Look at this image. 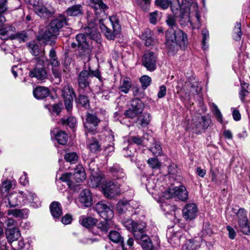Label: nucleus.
Returning a JSON list of instances; mask_svg holds the SVG:
<instances>
[{"label":"nucleus","mask_w":250,"mask_h":250,"mask_svg":"<svg viewBox=\"0 0 250 250\" xmlns=\"http://www.w3.org/2000/svg\"><path fill=\"white\" fill-rule=\"evenodd\" d=\"M48 88L43 86L37 87L33 90V95L35 98L38 99H43L47 97L49 94Z\"/></svg>","instance_id":"nucleus-35"},{"label":"nucleus","mask_w":250,"mask_h":250,"mask_svg":"<svg viewBox=\"0 0 250 250\" xmlns=\"http://www.w3.org/2000/svg\"><path fill=\"white\" fill-rule=\"evenodd\" d=\"M27 210L24 209H10L7 211V214L8 215H12L15 217H25V213H27Z\"/></svg>","instance_id":"nucleus-45"},{"label":"nucleus","mask_w":250,"mask_h":250,"mask_svg":"<svg viewBox=\"0 0 250 250\" xmlns=\"http://www.w3.org/2000/svg\"><path fill=\"white\" fill-rule=\"evenodd\" d=\"M49 60L48 59V62H45V64H49L50 63L52 67H58L60 65V61L57 56L56 52L54 48H52L49 54Z\"/></svg>","instance_id":"nucleus-39"},{"label":"nucleus","mask_w":250,"mask_h":250,"mask_svg":"<svg viewBox=\"0 0 250 250\" xmlns=\"http://www.w3.org/2000/svg\"><path fill=\"white\" fill-rule=\"evenodd\" d=\"M241 90L239 93V95L241 100L244 102L245 98L247 96L248 91L246 90V88L248 87V84L246 83H241Z\"/></svg>","instance_id":"nucleus-57"},{"label":"nucleus","mask_w":250,"mask_h":250,"mask_svg":"<svg viewBox=\"0 0 250 250\" xmlns=\"http://www.w3.org/2000/svg\"><path fill=\"white\" fill-rule=\"evenodd\" d=\"M84 33L90 40L95 41L97 43L101 42V36L97 30V28L92 23L89 24L88 26L84 28Z\"/></svg>","instance_id":"nucleus-22"},{"label":"nucleus","mask_w":250,"mask_h":250,"mask_svg":"<svg viewBox=\"0 0 250 250\" xmlns=\"http://www.w3.org/2000/svg\"><path fill=\"white\" fill-rule=\"evenodd\" d=\"M85 163L87 165V168L88 169L90 174L100 171L98 167L95 163L93 158L90 159H87L85 160Z\"/></svg>","instance_id":"nucleus-46"},{"label":"nucleus","mask_w":250,"mask_h":250,"mask_svg":"<svg viewBox=\"0 0 250 250\" xmlns=\"http://www.w3.org/2000/svg\"><path fill=\"white\" fill-rule=\"evenodd\" d=\"M51 133L59 144L64 145L66 144L68 140V135L64 131L54 129L51 131Z\"/></svg>","instance_id":"nucleus-33"},{"label":"nucleus","mask_w":250,"mask_h":250,"mask_svg":"<svg viewBox=\"0 0 250 250\" xmlns=\"http://www.w3.org/2000/svg\"><path fill=\"white\" fill-rule=\"evenodd\" d=\"M127 206V210L129 211L132 210L133 209H136L139 207V203L135 200H126V204Z\"/></svg>","instance_id":"nucleus-62"},{"label":"nucleus","mask_w":250,"mask_h":250,"mask_svg":"<svg viewBox=\"0 0 250 250\" xmlns=\"http://www.w3.org/2000/svg\"><path fill=\"white\" fill-rule=\"evenodd\" d=\"M6 235L8 241L11 243L17 241L21 236V233L17 228L9 229L6 230Z\"/></svg>","instance_id":"nucleus-34"},{"label":"nucleus","mask_w":250,"mask_h":250,"mask_svg":"<svg viewBox=\"0 0 250 250\" xmlns=\"http://www.w3.org/2000/svg\"><path fill=\"white\" fill-rule=\"evenodd\" d=\"M79 201L85 207H90L92 204L91 193L88 189H83L79 197Z\"/></svg>","instance_id":"nucleus-25"},{"label":"nucleus","mask_w":250,"mask_h":250,"mask_svg":"<svg viewBox=\"0 0 250 250\" xmlns=\"http://www.w3.org/2000/svg\"><path fill=\"white\" fill-rule=\"evenodd\" d=\"M80 222L83 227L89 228L95 225L97 220L91 217L82 216L80 218Z\"/></svg>","instance_id":"nucleus-41"},{"label":"nucleus","mask_w":250,"mask_h":250,"mask_svg":"<svg viewBox=\"0 0 250 250\" xmlns=\"http://www.w3.org/2000/svg\"><path fill=\"white\" fill-rule=\"evenodd\" d=\"M62 93L64 99L65 109L69 112L73 108V96H75V92L71 86L67 85L63 87Z\"/></svg>","instance_id":"nucleus-12"},{"label":"nucleus","mask_w":250,"mask_h":250,"mask_svg":"<svg viewBox=\"0 0 250 250\" xmlns=\"http://www.w3.org/2000/svg\"><path fill=\"white\" fill-rule=\"evenodd\" d=\"M180 23L185 26L189 22L193 28H199L201 24L200 15L196 0H183L180 5Z\"/></svg>","instance_id":"nucleus-1"},{"label":"nucleus","mask_w":250,"mask_h":250,"mask_svg":"<svg viewBox=\"0 0 250 250\" xmlns=\"http://www.w3.org/2000/svg\"><path fill=\"white\" fill-rule=\"evenodd\" d=\"M109 239L113 242L120 243L124 249L123 238L117 231H111L108 235Z\"/></svg>","instance_id":"nucleus-42"},{"label":"nucleus","mask_w":250,"mask_h":250,"mask_svg":"<svg viewBox=\"0 0 250 250\" xmlns=\"http://www.w3.org/2000/svg\"><path fill=\"white\" fill-rule=\"evenodd\" d=\"M73 178L77 183L82 182L86 179V173L82 165H78L75 168Z\"/></svg>","instance_id":"nucleus-28"},{"label":"nucleus","mask_w":250,"mask_h":250,"mask_svg":"<svg viewBox=\"0 0 250 250\" xmlns=\"http://www.w3.org/2000/svg\"><path fill=\"white\" fill-rule=\"evenodd\" d=\"M188 44L187 34L179 28H176L172 33L166 34V45L169 53L176 52L179 48L185 49Z\"/></svg>","instance_id":"nucleus-3"},{"label":"nucleus","mask_w":250,"mask_h":250,"mask_svg":"<svg viewBox=\"0 0 250 250\" xmlns=\"http://www.w3.org/2000/svg\"><path fill=\"white\" fill-rule=\"evenodd\" d=\"M23 192H13L10 194L8 197L10 207H15L24 202Z\"/></svg>","instance_id":"nucleus-23"},{"label":"nucleus","mask_w":250,"mask_h":250,"mask_svg":"<svg viewBox=\"0 0 250 250\" xmlns=\"http://www.w3.org/2000/svg\"><path fill=\"white\" fill-rule=\"evenodd\" d=\"M100 121L97 116L93 114L87 113L85 121L84 122V126L86 132L94 133L97 129V126Z\"/></svg>","instance_id":"nucleus-14"},{"label":"nucleus","mask_w":250,"mask_h":250,"mask_svg":"<svg viewBox=\"0 0 250 250\" xmlns=\"http://www.w3.org/2000/svg\"><path fill=\"white\" fill-rule=\"evenodd\" d=\"M131 86V83L130 81L128 79H125L123 80V82L119 87V89L120 91L125 94H126L128 92Z\"/></svg>","instance_id":"nucleus-47"},{"label":"nucleus","mask_w":250,"mask_h":250,"mask_svg":"<svg viewBox=\"0 0 250 250\" xmlns=\"http://www.w3.org/2000/svg\"><path fill=\"white\" fill-rule=\"evenodd\" d=\"M28 47L30 49V52L35 56H39V57H40L43 53H44V51L41 53H40V50L39 45L34 42L29 43Z\"/></svg>","instance_id":"nucleus-50"},{"label":"nucleus","mask_w":250,"mask_h":250,"mask_svg":"<svg viewBox=\"0 0 250 250\" xmlns=\"http://www.w3.org/2000/svg\"><path fill=\"white\" fill-rule=\"evenodd\" d=\"M114 227L115 223L112 219H104V221H101L97 225V228L105 233Z\"/></svg>","instance_id":"nucleus-32"},{"label":"nucleus","mask_w":250,"mask_h":250,"mask_svg":"<svg viewBox=\"0 0 250 250\" xmlns=\"http://www.w3.org/2000/svg\"><path fill=\"white\" fill-rule=\"evenodd\" d=\"M198 211V209L196 204L189 203L183 208V216L187 221H190L197 217Z\"/></svg>","instance_id":"nucleus-20"},{"label":"nucleus","mask_w":250,"mask_h":250,"mask_svg":"<svg viewBox=\"0 0 250 250\" xmlns=\"http://www.w3.org/2000/svg\"><path fill=\"white\" fill-rule=\"evenodd\" d=\"M177 92L180 93L181 92L186 93L191 92L193 94L195 93L198 94L202 90L201 86L199 83L196 82L191 83L189 81L186 82L183 84V81L180 80L176 86Z\"/></svg>","instance_id":"nucleus-11"},{"label":"nucleus","mask_w":250,"mask_h":250,"mask_svg":"<svg viewBox=\"0 0 250 250\" xmlns=\"http://www.w3.org/2000/svg\"><path fill=\"white\" fill-rule=\"evenodd\" d=\"M61 122L63 125H67L70 128H72L75 126L76 120L73 117H70L66 120L62 119Z\"/></svg>","instance_id":"nucleus-56"},{"label":"nucleus","mask_w":250,"mask_h":250,"mask_svg":"<svg viewBox=\"0 0 250 250\" xmlns=\"http://www.w3.org/2000/svg\"><path fill=\"white\" fill-rule=\"evenodd\" d=\"M125 227L132 231L137 243L141 245L144 250H152L153 245L149 237L145 231V224H139L132 219L127 220L124 223Z\"/></svg>","instance_id":"nucleus-2"},{"label":"nucleus","mask_w":250,"mask_h":250,"mask_svg":"<svg viewBox=\"0 0 250 250\" xmlns=\"http://www.w3.org/2000/svg\"><path fill=\"white\" fill-rule=\"evenodd\" d=\"M35 0L37 1V4L35 2L32 3L31 1L30 2L33 6L34 11L40 17L43 19H48L54 14V11L52 9L48 8L42 4H39V0Z\"/></svg>","instance_id":"nucleus-18"},{"label":"nucleus","mask_w":250,"mask_h":250,"mask_svg":"<svg viewBox=\"0 0 250 250\" xmlns=\"http://www.w3.org/2000/svg\"><path fill=\"white\" fill-rule=\"evenodd\" d=\"M146 184V188L147 191L152 195L159 196L161 201L164 198V192L167 189L164 187L161 181H159L158 178L154 176L149 177Z\"/></svg>","instance_id":"nucleus-6"},{"label":"nucleus","mask_w":250,"mask_h":250,"mask_svg":"<svg viewBox=\"0 0 250 250\" xmlns=\"http://www.w3.org/2000/svg\"><path fill=\"white\" fill-rule=\"evenodd\" d=\"M149 150L151 151L153 154L156 155H161L162 151L160 145L157 142L155 143L154 146L150 148Z\"/></svg>","instance_id":"nucleus-61"},{"label":"nucleus","mask_w":250,"mask_h":250,"mask_svg":"<svg viewBox=\"0 0 250 250\" xmlns=\"http://www.w3.org/2000/svg\"><path fill=\"white\" fill-rule=\"evenodd\" d=\"M0 222L2 223L3 222H6L7 226L9 227L15 226L16 222L12 218H7L5 216V214L3 212H0Z\"/></svg>","instance_id":"nucleus-49"},{"label":"nucleus","mask_w":250,"mask_h":250,"mask_svg":"<svg viewBox=\"0 0 250 250\" xmlns=\"http://www.w3.org/2000/svg\"><path fill=\"white\" fill-rule=\"evenodd\" d=\"M199 246V242L196 240H187L182 247V250H196Z\"/></svg>","instance_id":"nucleus-43"},{"label":"nucleus","mask_w":250,"mask_h":250,"mask_svg":"<svg viewBox=\"0 0 250 250\" xmlns=\"http://www.w3.org/2000/svg\"><path fill=\"white\" fill-rule=\"evenodd\" d=\"M210 123V120L208 117L203 116L195 117L192 119V127L196 130L195 132L198 133L207 129Z\"/></svg>","instance_id":"nucleus-15"},{"label":"nucleus","mask_w":250,"mask_h":250,"mask_svg":"<svg viewBox=\"0 0 250 250\" xmlns=\"http://www.w3.org/2000/svg\"><path fill=\"white\" fill-rule=\"evenodd\" d=\"M76 102L85 108L89 107V100L88 97L85 95H80L78 98L76 99Z\"/></svg>","instance_id":"nucleus-48"},{"label":"nucleus","mask_w":250,"mask_h":250,"mask_svg":"<svg viewBox=\"0 0 250 250\" xmlns=\"http://www.w3.org/2000/svg\"><path fill=\"white\" fill-rule=\"evenodd\" d=\"M95 210L104 219H112L114 216L112 208L103 201L96 204Z\"/></svg>","instance_id":"nucleus-13"},{"label":"nucleus","mask_w":250,"mask_h":250,"mask_svg":"<svg viewBox=\"0 0 250 250\" xmlns=\"http://www.w3.org/2000/svg\"><path fill=\"white\" fill-rule=\"evenodd\" d=\"M166 22L167 24L171 28H172L174 30H175V28L176 29L177 28L175 16H173L172 15H168L167 17Z\"/></svg>","instance_id":"nucleus-60"},{"label":"nucleus","mask_w":250,"mask_h":250,"mask_svg":"<svg viewBox=\"0 0 250 250\" xmlns=\"http://www.w3.org/2000/svg\"><path fill=\"white\" fill-rule=\"evenodd\" d=\"M212 111L215 115L217 120L220 122H222V115L218 109L217 106L214 104H212Z\"/></svg>","instance_id":"nucleus-64"},{"label":"nucleus","mask_w":250,"mask_h":250,"mask_svg":"<svg viewBox=\"0 0 250 250\" xmlns=\"http://www.w3.org/2000/svg\"><path fill=\"white\" fill-rule=\"evenodd\" d=\"M76 39L78 42V47L81 49H83L87 54L91 52V47L89 44V39L84 34H79L76 37Z\"/></svg>","instance_id":"nucleus-21"},{"label":"nucleus","mask_w":250,"mask_h":250,"mask_svg":"<svg viewBox=\"0 0 250 250\" xmlns=\"http://www.w3.org/2000/svg\"><path fill=\"white\" fill-rule=\"evenodd\" d=\"M126 200L120 201L116 206V208L120 214L124 213L127 210Z\"/></svg>","instance_id":"nucleus-54"},{"label":"nucleus","mask_w":250,"mask_h":250,"mask_svg":"<svg viewBox=\"0 0 250 250\" xmlns=\"http://www.w3.org/2000/svg\"><path fill=\"white\" fill-rule=\"evenodd\" d=\"M90 178L89 185L93 188H97L101 185L104 177L103 174L100 171L90 174Z\"/></svg>","instance_id":"nucleus-29"},{"label":"nucleus","mask_w":250,"mask_h":250,"mask_svg":"<svg viewBox=\"0 0 250 250\" xmlns=\"http://www.w3.org/2000/svg\"><path fill=\"white\" fill-rule=\"evenodd\" d=\"M155 4L163 9H167L170 4L171 10L176 16L180 11V5L178 0H156Z\"/></svg>","instance_id":"nucleus-17"},{"label":"nucleus","mask_w":250,"mask_h":250,"mask_svg":"<svg viewBox=\"0 0 250 250\" xmlns=\"http://www.w3.org/2000/svg\"><path fill=\"white\" fill-rule=\"evenodd\" d=\"M64 158L66 162L70 164H75L78 161L79 156L75 152H67L64 156Z\"/></svg>","instance_id":"nucleus-44"},{"label":"nucleus","mask_w":250,"mask_h":250,"mask_svg":"<svg viewBox=\"0 0 250 250\" xmlns=\"http://www.w3.org/2000/svg\"><path fill=\"white\" fill-rule=\"evenodd\" d=\"M91 7L93 9L95 14L98 15L102 12H104V10L107 9V7L102 1L96 0L91 3Z\"/></svg>","instance_id":"nucleus-38"},{"label":"nucleus","mask_w":250,"mask_h":250,"mask_svg":"<svg viewBox=\"0 0 250 250\" xmlns=\"http://www.w3.org/2000/svg\"><path fill=\"white\" fill-rule=\"evenodd\" d=\"M89 78L88 70H83L80 73L77 81L80 90L89 86Z\"/></svg>","instance_id":"nucleus-24"},{"label":"nucleus","mask_w":250,"mask_h":250,"mask_svg":"<svg viewBox=\"0 0 250 250\" xmlns=\"http://www.w3.org/2000/svg\"><path fill=\"white\" fill-rule=\"evenodd\" d=\"M87 147L90 151L93 153H96L101 150V144L99 141L94 137H91L87 140Z\"/></svg>","instance_id":"nucleus-31"},{"label":"nucleus","mask_w":250,"mask_h":250,"mask_svg":"<svg viewBox=\"0 0 250 250\" xmlns=\"http://www.w3.org/2000/svg\"><path fill=\"white\" fill-rule=\"evenodd\" d=\"M232 210L236 214L238 226L236 228L238 231L242 232L246 235L250 234V226L248 222L247 214L246 210L244 208H240L239 209L232 208Z\"/></svg>","instance_id":"nucleus-7"},{"label":"nucleus","mask_w":250,"mask_h":250,"mask_svg":"<svg viewBox=\"0 0 250 250\" xmlns=\"http://www.w3.org/2000/svg\"><path fill=\"white\" fill-rule=\"evenodd\" d=\"M109 21L112 26L113 31L106 26L102 20H100V28L107 39L114 40L116 35H118L120 32V25L116 16H111L109 18Z\"/></svg>","instance_id":"nucleus-8"},{"label":"nucleus","mask_w":250,"mask_h":250,"mask_svg":"<svg viewBox=\"0 0 250 250\" xmlns=\"http://www.w3.org/2000/svg\"><path fill=\"white\" fill-rule=\"evenodd\" d=\"M144 107V104L140 99H133L131 102V107L125 111V115L131 119L137 118L138 119L140 115L143 113Z\"/></svg>","instance_id":"nucleus-9"},{"label":"nucleus","mask_w":250,"mask_h":250,"mask_svg":"<svg viewBox=\"0 0 250 250\" xmlns=\"http://www.w3.org/2000/svg\"><path fill=\"white\" fill-rule=\"evenodd\" d=\"M141 39L145 41V44L148 47H150L155 44L156 41L153 39L149 30L145 31L141 35Z\"/></svg>","instance_id":"nucleus-40"},{"label":"nucleus","mask_w":250,"mask_h":250,"mask_svg":"<svg viewBox=\"0 0 250 250\" xmlns=\"http://www.w3.org/2000/svg\"><path fill=\"white\" fill-rule=\"evenodd\" d=\"M57 67H52V71L55 79L56 80L55 83L59 84L62 82V74L60 70L58 69Z\"/></svg>","instance_id":"nucleus-55"},{"label":"nucleus","mask_w":250,"mask_h":250,"mask_svg":"<svg viewBox=\"0 0 250 250\" xmlns=\"http://www.w3.org/2000/svg\"><path fill=\"white\" fill-rule=\"evenodd\" d=\"M140 82L142 84V88L144 89H145L150 85L151 82V79L150 77L147 75H144L141 77Z\"/></svg>","instance_id":"nucleus-53"},{"label":"nucleus","mask_w":250,"mask_h":250,"mask_svg":"<svg viewBox=\"0 0 250 250\" xmlns=\"http://www.w3.org/2000/svg\"><path fill=\"white\" fill-rule=\"evenodd\" d=\"M241 23L239 22H236L234 29L233 39L235 41H239L241 39Z\"/></svg>","instance_id":"nucleus-52"},{"label":"nucleus","mask_w":250,"mask_h":250,"mask_svg":"<svg viewBox=\"0 0 250 250\" xmlns=\"http://www.w3.org/2000/svg\"><path fill=\"white\" fill-rule=\"evenodd\" d=\"M65 25H67L66 18L64 15H60L50 22L48 30L43 35V38L46 40L57 36L60 29Z\"/></svg>","instance_id":"nucleus-4"},{"label":"nucleus","mask_w":250,"mask_h":250,"mask_svg":"<svg viewBox=\"0 0 250 250\" xmlns=\"http://www.w3.org/2000/svg\"><path fill=\"white\" fill-rule=\"evenodd\" d=\"M27 38L26 33L24 31L17 32V33H13V36L12 39H17L21 42H24Z\"/></svg>","instance_id":"nucleus-58"},{"label":"nucleus","mask_w":250,"mask_h":250,"mask_svg":"<svg viewBox=\"0 0 250 250\" xmlns=\"http://www.w3.org/2000/svg\"><path fill=\"white\" fill-rule=\"evenodd\" d=\"M140 119V125L142 127L146 126L149 124L151 120L150 114L148 113H144L142 116H139Z\"/></svg>","instance_id":"nucleus-51"},{"label":"nucleus","mask_w":250,"mask_h":250,"mask_svg":"<svg viewBox=\"0 0 250 250\" xmlns=\"http://www.w3.org/2000/svg\"><path fill=\"white\" fill-rule=\"evenodd\" d=\"M109 171L115 180H120L124 182L126 179L123 169L118 165H114L110 167Z\"/></svg>","instance_id":"nucleus-26"},{"label":"nucleus","mask_w":250,"mask_h":250,"mask_svg":"<svg viewBox=\"0 0 250 250\" xmlns=\"http://www.w3.org/2000/svg\"><path fill=\"white\" fill-rule=\"evenodd\" d=\"M37 65L29 72V76L31 78H35L38 80L42 81L47 77V72L44 68L45 62H48V60L45 56L44 53L41 56L36 58Z\"/></svg>","instance_id":"nucleus-5"},{"label":"nucleus","mask_w":250,"mask_h":250,"mask_svg":"<svg viewBox=\"0 0 250 250\" xmlns=\"http://www.w3.org/2000/svg\"><path fill=\"white\" fill-rule=\"evenodd\" d=\"M50 211L54 218H59L62 214L61 204L58 202L52 203L50 206Z\"/></svg>","instance_id":"nucleus-37"},{"label":"nucleus","mask_w":250,"mask_h":250,"mask_svg":"<svg viewBox=\"0 0 250 250\" xmlns=\"http://www.w3.org/2000/svg\"><path fill=\"white\" fill-rule=\"evenodd\" d=\"M15 28L11 25H6L0 29V39L2 40L12 39Z\"/></svg>","instance_id":"nucleus-27"},{"label":"nucleus","mask_w":250,"mask_h":250,"mask_svg":"<svg viewBox=\"0 0 250 250\" xmlns=\"http://www.w3.org/2000/svg\"><path fill=\"white\" fill-rule=\"evenodd\" d=\"M104 195L108 198L111 199L120 194L119 185L115 182L109 181L106 182L103 188Z\"/></svg>","instance_id":"nucleus-19"},{"label":"nucleus","mask_w":250,"mask_h":250,"mask_svg":"<svg viewBox=\"0 0 250 250\" xmlns=\"http://www.w3.org/2000/svg\"><path fill=\"white\" fill-rule=\"evenodd\" d=\"M65 13L68 16L76 17L83 14V7L81 4H75L70 6L66 10Z\"/></svg>","instance_id":"nucleus-36"},{"label":"nucleus","mask_w":250,"mask_h":250,"mask_svg":"<svg viewBox=\"0 0 250 250\" xmlns=\"http://www.w3.org/2000/svg\"><path fill=\"white\" fill-rule=\"evenodd\" d=\"M177 197L182 201H185L188 199V193L184 186L179 187H175L173 188H168L164 192V198L169 199Z\"/></svg>","instance_id":"nucleus-10"},{"label":"nucleus","mask_w":250,"mask_h":250,"mask_svg":"<svg viewBox=\"0 0 250 250\" xmlns=\"http://www.w3.org/2000/svg\"><path fill=\"white\" fill-rule=\"evenodd\" d=\"M157 60V54L153 52L149 51L144 54L142 62L148 70L153 71L156 69Z\"/></svg>","instance_id":"nucleus-16"},{"label":"nucleus","mask_w":250,"mask_h":250,"mask_svg":"<svg viewBox=\"0 0 250 250\" xmlns=\"http://www.w3.org/2000/svg\"><path fill=\"white\" fill-rule=\"evenodd\" d=\"M202 35L203 36L202 44L204 49L207 48L206 45V41H208L209 39V32L206 29H203L202 31Z\"/></svg>","instance_id":"nucleus-63"},{"label":"nucleus","mask_w":250,"mask_h":250,"mask_svg":"<svg viewBox=\"0 0 250 250\" xmlns=\"http://www.w3.org/2000/svg\"><path fill=\"white\" fill-rule=\"evenodd\" d=\"M150 140L153 141V138L149 136L148 134L145 133L144 134L143 138L138 136H133L130 137L129 138L128 141L129 144L134 143L138 145L142 144L146 146L147 145L146 142L149 141Z\"/></svg>","instance_id":"nucleus-30"},{"label":"nucleus","mask_w":250,"mask_h":250,"mask_svg":"<svg viewBox=\"0 0 250 250\" xmlns=\"http://www.w3.org/2000/svg\"><path fill=\"white\" fill-rule=\"evenodd\" d=\"M147 163L149 166L152 168H159L161 166V164L158 159L156 158H149Z\"/></svg>","instance_id":"nucleus-59"}]
</instances>
